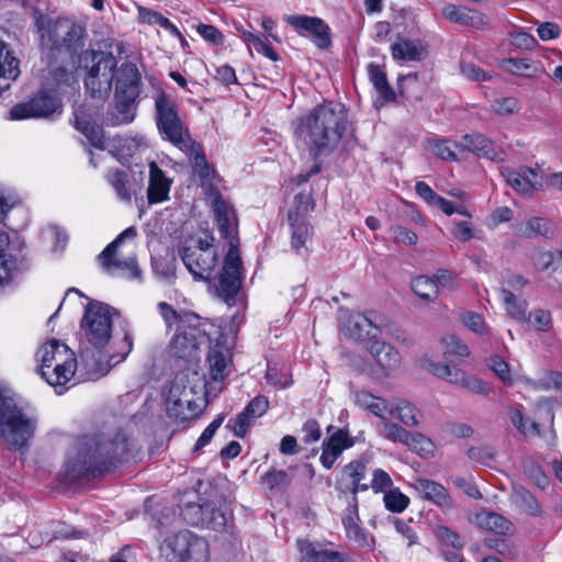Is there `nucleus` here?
I'll return each mask as SVG.
<instances>
[{
    "label": "nucleus",
    "mask_w": 562,
    "mask_h": 562,
    "mask_svg": "<svg viewBox=\"0 0 562 562\" xmlns=\"http://www.w3.org/2000/svg\"><path fill=\"white\" fill-rule=\"evenodd\" d=\"M128 452V439L122 431L80 436L75 457L66 463V475L70 482L94 480L121 464Z\"/></svg>",
    "instance_id": "f257e3e1"
},
{
    "label": "nucleus",
    "mask_w": 562,
    "mask_h": 562,
    "mask_svg": "<svg viewBox=\"0 0 562 562\" xmlns=\"http://www.w3.org/2000/svg\"><path fill=\"white\" fill-rule=\"evenodd\" d=\"M214 214L221 237L228 243V250L220 272L214 277L210 276L205 281L216 297L228 306H235L241 301L244 279L237 217L233 206L222 201L220 196L215 200Z\"/></svg>",
    "instance_id": "f03ea898"
},
{
    "label": "nucleus",
    "mask_w": 562,
    "mask_h": 562,
    "mask_svg": "<svg viewBox=\"0 0 562 562\" xmlns=\"http://www.w3.org/2000/svg\"><path fill=\"white\" fill-rule=\"evenodd\" d=\"M348 127V112L344 104L324 102L297 120L294 135L314 156H327L338 146Z\"/></svg>",
    "instance_id": "7ed1b4c3"
},
{
    "label": "nucleus",
    "mask_w": 562,
    "mask_h": 562,
    "mask_svg": "<svg viewBox=\"0 0 562 562\" xmlns=\"http://www.w3.org/2000/svg\"><path fill=\"white\" fill-rule=\"evenodd\" d=\"M34 25L46 60L56 63L61 56L74 61L85 46L86 30L68 18L52 19L34 11Z\"/></svg>",
    "instance_id": "20e7f679"
},
{
    "label": "nucleus",
    "mask_w": 562,
    "mask_h": 562,
    "mask_svg": "<svg viewBox=\"0 0 562 562\" xmlns=\"http://www.w3.org/2000/svg\"><path fill=\"white\" fill-rule=\"evenodd\" d=\"M37 427V418L25 414L12 397L0 394V438L12 450L29 446Z\"/></svg>",
    "instance_id": "39448f33"
},
{
    "label": "nucleus",
    "mask_w": 562,
    "mask_h": 562,
    "mask_svg": "<svg viewBox=\"0 0 562 562\" xmlns=\"http://www.w3.org/2000/svg\"><path fill=\"white\" fill-rule=\"evenodd\" d=\"M179 256L196 281L210 279L218 263L214 237L210 232H205L204 237L188 240L179 250Z\"/></svg>",
    "instance_id": "423d86ee"
},
{
    "label": "nucleus",
    "mask_w": 562,
    "mask_h": 562,
    "mask_svg": "<svg viewBox=\"0 0 562 562\" xmlns=\"http://www.w3.org/2000/svg\"><path fill=\"white\" fill-rule=\"evenodd\" d=\"M89 58L91 66L86 65L88 68L85 79L86 89L92 98L104 100L112 90L117 60L112 53L94 49L85 52V61Z\"/></svg>",
    "instance_id": "0eeeda50"
},
{
    "label": "nucleus",
    "mask_w": 562,
    "mask_h": 562,
    "mask_svg": "<svg viewBox=\"0 0 562 562\" xmlns=\"http://www.w3.org/2000/svg\"><path fill=\"white\" fill-rule=\"evenodd\" d=\"M155 121L164 139L180 147L191 139L188 128L179 115V104L176 99L161 91L155 99Z\"/></svg>",
    "instance_id": "6e6552de"
},
{
    "label": "nucleus",
    "mask_w": 562,
    "mask_h": 562,
    "mask_svg": "<svg viewBox=\"0 0 562 562\" xmlns=\"http://www.w3.org/2000/svg\"><path fill=\"white\" fill-rule=\"evenodd\" d=\"M61 110L63 101L57 91L42 87L27 101L13 105L7 117L11 121L53 120Z\"/></svg>",
    "instance_id": "1a4fd4ad"
},
{
    "label": "nucleus",
    "mask_w": 562,
    "mask_h": 562,
    "mask_svg": "<svg viewBox=\"0 0 562 562\" xmlns=\"http://www.w3.org/2000/svg\"><path fill=\"white\" fill-rule=\"evenodd\" d=\"M113 311L110 305L99 301H90L86 306L80 326L88 342L97 349L110 341Z\"/></svg>",
    "instance_id": "9d476101"
},
{
    "label": "nucleus",
    "mask_w": 562,
    "mask_h": 562,
    "mask_svg": "<svg viewBox=\"0 0 562 562\" xmlns=\"http://www.w3.org/2000/svg\"><path fill=\"white\" fill-rule=\"evenodd\" d=\"M98 117L97 106L88 103L79 104L74 110V127L87 138L92 147L104 150V128L98 123Z\"/></svg>",
    "instance_id": "9b49d317"
},
{
    "label": "nucleus",
    "mask_w": 562,
    "mask_h": 562,
    "mask_svg": "<svg viewBox=\"0 0 562 562\" xmlns=\"http://www.w3.org/2000/svg\"><path fill=\"white\" fill-rule=\"evenodd\" d=\"M210 341L200 323L179 329L170 345L171 353L179 359L192 361L198 358L200 347Z\"/></svg>",
    "instance_id": "f8f14e48"
},
{
    "label": "nucleus",
    "mask_w": 562,
    "mask_h": 562,
    "mask_svg": "<svg viewBox=\"0 0 562 562\" xmlns=\"http://www.w3.org/2000/svg\"><path fill=\"white\" fill-rule=\"evenodd\" d=\"M178 148L190 158L193 173L200 178L201 183L203 186H209V194L212 196V205H215L216 196H220L222 201L226 202L212 183L213 179L216 177V171L207 162L203 146L191 138L187 139L186 143Z\"/></svg>",
    "instance_id": "ddd939ff"
},
{
    "label": "nucleus",
    "mask_w": 562,
    "mask_h": 562,
    "mask_svg": "<svg viewBox=\"0 0 562 562\" xmlns=\"http://www.w3.org/2000/svg\"><path fill=\"white\" fill-rule=\"evenodd\" d=\"M117 196L130 202L133 196L142 192L145 182V172L133 168L110 169L105 176Z\"/></svg>",
    "instance_id": "4468645a"
},
{
    "label": "nucleus",
    "mask_w": 562,
    "mask_h": 562,
    "mask_svg": "<svg viewBox=\"0 0 562 562\" xmlns=\"http://www.w3.org/2000/svg\"><path fill=\"white\" fill-rule=\"evenodd\" d=\"M288 22L301 35H310L318 48L327 49L331 46L330 29L321 18L292 15Z\"/></svg>",
    "instance_id": "2eb2a0df"
},
{
    "label": "nucleus",
    "mask_w": 562,
    "mask_h": 562,
    "mask_svg": "<svg viewBox=\"0 0 562 562\" xmlns=\"http://www.w3.org/2000/svg\"><path fill=\"white\" fill-rule=\"evenodd\" d=\"M186 389L172 385L166 397V411L169 418L184 423L199 415V407L192 398H188Z\"/></svg>",
    "instance_id": "dca6fc26"
},
{
    "label": "nucleus",
    "mask_w": 562,
    "mask_h": 562,
    "mask_svg": "<svg viewBox=\"0 0 562 562\" xmlns=\"http://www.w3.org/2000/svg\"><path fill=\"white\" fill-rule=\"evenodd\" d=\"M330 436L322 443V454L319 461L326 469H331L342 451L353 446L355 440L350 437L347 429H335L334 426L327 427Z\"/></svg>",
    "instance_id": "f3484780"
},
{
    "label": "nucleus",
    "mask_w": 562,
    "mask_h": 562,
    "mask_svg": "<svg viewBox=\"0 0 562 562\" xmlns=\"http://www.w3.org/2000/svg\"><path fill=\"white\" fill-rule=\"evenodd\" d=\"M268 408V398L263 395H257L236 417L227 422L226 428L233 431L236 437L244 438L251 423L256 418L261 417Z\"/></svg>",
    "instance_id": "a211bd4d"
},
{
    "label": "nucleus",
    "mask_w": 562,
    "mask_h": 562,
    "mask_svg": "<svg viewBox=\"0 0 562 562\" xmlns=\"http://www.w3.org/2000/svg\"><path fill=\"white\" fill-rule=\"evenodd\" d=\"M297 548L301 552L300 562H356L346 552L328 549L322 543L308 540H299Z\"/></svg>",
    "instance_id": "6ab92c4d"
},
{
    "label": "nucleus",
    "mask_w": 562,
    "mask_h": 562,
    "mask_svg": "<svg viewBox=\"0 0 562 562\" xmlns=\"http://www.w3.org/2000/svg\"><path fill=\"white\" fill-rule=\"evenodd\" d=\"M190 539H192L190 530H181L167 536L159 548L161 559L165 562H183Z\"/></svg>",
    "instance_id": "aec40b11"
},
{
    "label": "nucleus",
    "mask_w": 562,
    "mask_h": 562,
    "mask_svg": "<svg viewBox=\"0 0 562 562\" xmlns=\"http://www.w3.org/2000/svg\"><path fill=\"white\" fill-rule=\"evenodd\" d=\"M41 361L40 374L45 375V369H50L56 364H65L67 360L75 357V353L65 345L56 339L43 345L37 353Z\"/></svg>",
    "instance_id": "412c9836"
},
{
    "label": "nucleus",
    "mask_w": 562,
    "mask_h": 562,
    "mask_svg": "<svg viewBox=\"0 0 562 562\" xmlns=\"http://www.w3.org/2000/svg\"><path fill=\"white\" fill-rule=\"evenodd\" d=\"M115 93L131 95H139L142 77L138 68L131 61L123 63L114 75Z\"/></svg>",
    "instance_id": "4be33fe9"
},
{
    "label": "nucleus",
    "mask_w": 562,
    "mask_h": 562,
    "mask_svg": "<svg viewBox=\"0 0 562 562\" xmlns=\"http://www.w3.org/2000/svg\"><path fill=\"white\" fill-rule=\"evenodd\" d=\"M442 15L452 23L482 30L487 25V16L462 5L448 4L442 9Z\"/></svg>",
    "instance_id": "5701e85b"
},
{
    "label": "nucleus",
    "mask_w": 562,
    "mask_h": 562,
    "mask_svg": "<svg viewBox=\"0 0 562 562\" xmlns=\"http://www.w3.org/2000/svg\"><path fill=\"white\" fill-rule=\"evenodd\" d=\"M415 488L422 494L423 498L434 503L441 509H450L454 506L448 490L438 482L428 479H417Z\"/></svg>",
    "instance_id": "b1692460"
},
{
    "label": "nucleus",
    "mask_w": 562,
    "mask_h": 562,
    "mask_svg": "<svg viewBox=\"0 0 562 562\" xmlns=\"http://www.w3.org/2000/svg\"><path fill=\"white\" fill-rule=\"evenodd\" d=\"M172 180L159 168L156 161L149 162L147 199L150 204L168 199Z\"/></svg>",
    "instance_id": "393cba45"
},
{
    "label": "nucleus",
    "mask_w": 562,
    "mask_h": 562,
    "mask_svg": "<svg viewBox=\"0 0 562 562\" xmlns=\"http://www.w3.org/2000/svg\"><path fill=\"white\" fill-rule=\"evenodd\" d=\"M210 375L213 381H224L229 374L232 364V351L224 345L216 342L207 353Z\"/></svg>",
    "instance_id": "a878e982"
},
{
    "label": "nucleus",
    "mask_w": 562,
    "mask_h": 562,
    "mask_svg": "<svg viewBox=\"0 0 562 562\" xmlns=\"http://www.w3.org/2000/svg\"><path fill=\"white\" fill-rule=\"evenodd\" d=\"M475 522L480 528L488 530L496 536H508L514 531V525L501 514L482 510L475 515Z\"/></svg>",
    "instance_id": "bb28decb"
},
{
    "label": "nucleus",
    "mask_w": 562,
    "mask_h": 562,
    "mask_svg": "<svg viewBox=\"0 0 562 562\" xmlns=\"http://www.w3.org/2000/svg\"><path fill=\"white\" fill-rule=\"evenodd\" d=\"M369 351L376 363L385 371V374L387 371L396 369L401 363L400 352L387 342L372 341Z\"/></svg>",
    "instance_id": "cd10ccee"
},
{
    "label": "nucleus",
    "mask_w": 562,
    "mask_h": 562,
    "mask_svg": "<svg viewBox=\"0 0 562 562\" xmlns=\"http://www.w3.org/2000/svg\"><path fill=\"white\" fill-rule=\"evenodd\" d=\"M158 310L168 329L177 325V333L193 323H200V317L192 312L177 311L167 302H160Z\"/></svg>",
    "instance_id": "c85d7f7f"
},
{
    "label": "nucleus",
    "mask_w": 562,
    "mask_h": 562,
    "mask_svg": "<svg viewBox=\"0 0 562 562\" xmlns=\"http://www.w3.org/2000/svg\"><path fill=\"white\" fill-rule=\"evenodd\" d=\"M453 146L461 151H472L477 156L488 159H494L495 156L492 142L482 134H467L461 138L459 144H453Z\"/></svg>",
    "instance_id": "c756f323"
},
{
    "label": "nucleus",
    "mask_w": 562,
    "mask_h": 562,
    "mask_svg": "<svg viewBox=\"0 0 562 562\" xmlns=\"http://www.w3.org/2000/svg\"><path fill=\"white\" fill-rule=\"evenodd\" d=\"M395 60L419 61L423 59L424 47L419 41L400 40L391 46Z\"/></svg>",
    "instance_id": "7c9ffc66"
},
{
    "label": "nucleus",
    "mask_w": 562,
    "mask_h": 562,
    "mask_svg": "<svg viewBox=\"0 0 562 562\" xmlns=\"http://www.w3.org/2000/svg\"><path fill=\"white\" fill-rule=\"evenodd\" d=\"M139 95L115 93V110L117 115L112 119L113 125L128 124L134 121L136 115V101Z\"/></svg>",
    "instance_id": "2f4dec72"
},
{
    "label": "nucleus",
    "mask_w": 562,
    "mask_h": 562,
    "mask_svg": "<svg viewBox=\"0 0 562 562\" xmlns=\"http://www.w3.org/2000/svg\"><path fill=\"white\" fill-rule=\"evenodd\" d=\"M368 74L379 95L385 102L395 101L396 94L387 81L384 69L380 65L371 63L368 65Z\"/></svg>",
    "instance_id": "473e14b6"
},
{
    "label": "nucleus",
    "mask_w": 562,
    "mask_h": 562,
    "mask_svg": "<svg viewBox=\"0 0 562 562\" xmlns=\"http://www.w3.org/2000/svg\"><path fill=\"white\" fill-rule=\"evenodd\" d=\"M77 368L76 357L66 361L65 364H56L50 369H45V375H42L49 385H65L74 376Z\"/></svg>",
    "instance_id": "72a5a7b5"
},
{
    "label": "nucleus",
    "mask_w": 562,
    "mask_h": 562,
    "mask_svg": "<svg viewBox=\"0 0 562 562\" xmlns=\"http://www.w3.org/2000/svg\"><path fill=\"white\" fill-rule=\"evenodd\" d=\"M291 227V247L296 255L306 256L307 241L311 240L313 228L308 222L289 223Z\"/></svg>",
    "instance_id": "f704fd0d"
},
{
    "label": "nucleus",
    "mask_w": 562,
    "mask_h": 562,
    "mask_svg": "<svg viewBox=\"0 0 562 562\" xmlns=\"http://www.w3.org/2000/svg\"><path fill=\"white\" fill-rule=\"evenodd\" d=\"M204 528L212 530H222L226 527L228 520L232 518V510L227 507H217L212 502L204 503Z\"/></svg>",
    "instance_id": "c9c22d12"
},
{
    "label": "nucleus",
    "mask_w": 562,
    "mask_h": 562,
    "mask_svg": "<svg viewBox=\"0 0 562 562\" xmlns=\"http://www.w3.org/2000/svg\"><path fill=\"white\" fill-rule=\"evenodd\" d=\"M67 60H69V58L65 56H61L60 59L53 64L47 60L48 71L46 81L52 86L50 89H54L55 91L56 88L60 86H70L71 80L74 79L72 72L65 66Z\"/></svg>",
    "instance_id": "e433bc0d"
},
{
    "label": "nucleus",
    "mask_w": 562,
    "mask_h": 562,
    "mask_svg": "<svg viewBox=\"0 0 562 562\" xmlns=\"http://www.w3.org/2000/svg\"><path fill=\"white\" fill-rule=\"evenodd\" d=\"M20 60L7 46H0V79L4 82L16 80L20 76Z\"/></svg>",
    "instance_id": "4c0bfd02"
},
{
    "label": "nucleus",
    "mask_w": 562,
    "mask_h": 562,
    "mask_svg": "<svg viewBox=\"0 0 562 562\" xmlns=\"http://www.w3.org/2000/svg\"><path fill=\"white\" fill-rule=\"evenodd\" d=\"M314 200L311 194L297 193L293 199V204L288 212L289 223L307 222V214L314 209Z\"/></svg>",
    "instance_id": "58836bf2"
},
{
    "label": "nucleus",
    "mask_w": 562,
    "mask_h": 562,
    "mask_svg": "<svg viewBox=\"0 0 562 562\" xmlns=\"http://www.w3.org/2000/svg\"><path fill=\"white\" fill-rule=\"evenodd\" d=\"M355 401L361 408L367 409L382 420H385L384 413L387 411L385 400L374 396L368 391L361 390L356 392Z\"/></svg>",
    "instance_id": "ea45409f"
},
{
    "label": "nucleus",
    "mask_w": 562,
    "mask_h": 562,
    "mask_svg": "<svg viewBox=\"0 0 562 562\" xmlns=\"http://www.w3.org/2000/svg\"><path fill=\"white\" fill-rule=\"evenodd\" d=\"M183 562H211L210 546L203 538L192 532Z\"/></svg>",
    "instance_id": "a19ab883"
},
{
    "label": "nucleus",
    "mask_w": 562,
    "mask_h": 562,
    "mask_svg": "<svg viewBox=\"0 0 562 562\" xmlns=\"http://www.w3.org/2000/svg\"><path fill=\"white\" fill-rule=\"evenodd\" d=\"M413 292L426 302H435L439 296L436 281L427 276H418L412 280Z\"/></svg>",
    "instance_id": "79ce46f5"
},
{
    "label": "nucleus",
    "mask_w": 562,
    "mask_h": 562,
    "mask_svg": "<svg viewBox=\"0 0 562 562\" xmlns=\"http://www.w3.org/2000/svg\"><path fill=\"white\" fill-rule=\"evenodd\" d=\"M450 383L476 394H487L490 391L486 382L475 376L467 375L461 369H454L453 378L450 379Z\"/></svg>",
    "instance_id": "37998d69"
},
{
    "label": "nucleus",
    "mask_w": 562,
    "mask_h": 562,
    "mask_svg": "<svg viewBox=\"0 0 562 562\" xmlns=\"http://www.w3.org/2000/svg\"><path fill=\"white\" fill-rule=\"evenodd\" d=\"M453 144L456 142H451L447 138H430L427 140V148L438 158L447 161H458V155L456 153V147Z\"/></svg>",
    "instance_id": "c03bdc74"
},
{
    "label": "nucleus",
    "mask_w": 562,
    "mask_h": 562,
    "mask_svg": "<svg viewBox=\"0 0 562 562\" xmlns=\"http://www.w3.org/2000/svg\"><path fill=\"white\" fill-rule=\"evenodd\" d=\"M400 94L407 100H420L422 89L418 83L417 74H409L398 78Z\"/></svg>",
    "instance_id": "a18cd8bd"
},
{
    "label": "nucleus",
    "mask_w": 562,
    "mask_h": 562,
    "mask_svg": "<svg viewBox=\"0 0 562 562\" xmlns=\"http://www.w3.org/2000/svg\"><path fill=\"white\" fill-rule=\"evenodd\" d=\"M390 414L398 418L404 425L408 427H415L419 424L418 409L408 402H401L393 409H390Z\"/></svg>",
    "instance_id": "49530a36"
},
{
    "label": "nucleus",
    "mask_w": 562,
    "mask_h": 562,
    "mask_svg": "<svg viewBox=\"0 0 562 562\" xmlns=\"http://www.w3.org/2000/svg\"><path fill=\"white\" fill-rule=\"evenodd\" d=\"M432 533L436 539L445 547H451L453 549L461 550L464 546L461 536L447 526L438 525L434 527Z\"/></svg>",
    "instance_id": "de8ad7c7"
},
{
    "label": "nucleus",
    "mask_w": 562,
    "mask_h": 562,
    "mask_svg": "<svg viewBox=\"0 0 562 562\" xmlns=\"http://www.w3.org/2000/svg\"><path fill=\"white\" fill-rule=\"evenodd\" d=\"M153 269L164 278L175 277L176 274V256L173 251H166L164 256L153 257Z\"/></svg>",
    "instance_id": "09e8293b"
},
{
    "label": "nucleus",
    "mask_w": 562,
    "mask_h": 562,
    "mask_svg": "<svg viewBox=\"0 0 562 562\" xmlns=\"http://www.w3.org/2000/svg\"><path fill=\"white\" fill-rule=\"evenodd\" d=\"M367 472V462L362 459L350 461L342 468L341 479L347 484H357L364 479Z\"/></svg>",
    "instance_id": "8fccbe9b"
},
{
    "label": "nucleus",
    "mask_w": 562,
    "mask_h": 562,
    "mask_svg": "<svg viewBox=\"0 0 562 562\" xmlns=\"http://www.w3.org/2000/svg\"><path fill=\"white\" fill-rule=\"evenodd\" d=\"M504 68L521 77H532L537 72L535 63L527 58H508L504 61Z\"/></svg>",
    "instance_id": "3c124183"
},
{
    "label": "nucleus",
    "mask_w": 562,
    "mask_h": 562,
    "mask_svg": "<svg viewBox=\"0 0 562 562\" xmlns=\"http://www.w3.org/2000/svg\"><path fill=\"white\" fill-rule=\"evenodd\" d=\"M183 521L190 526L204 527V504L187 503L180 512Z\"/></svg>",
    "instance_id": "603ef678"
},
{
    "label": "nucleus",
    "mask_w": 562,
    "mask_h": 562,
    "mask_svg": "<svg viewBox=\"0 0 562 562\" xmlns=\"http://www.w3.org/2000/svg\"><path fill=\"white\" fill-rule=\"evenodd\" d=\"M553 235V231L549 222L542 217H532L527 222L525 231L521 233V236L526 238H533L537 236H542L546 238H550Z\"/></svg>",
    "instance_id": "864d4df0"
},
{
    "label": "nucleus",
    "mask_w": 562,
    "mask_h": 562,
    "mask_svg": "<svg viewBox=\"0 0 562 562\" xmlns=\"http://www.w3.org/2000/svg\"><path fill=\"white\" fill-rule=\"evenodd\" d=\"M503 301L506 306L507 313L516 321H526V306L525 301H518L516 295L509 290H503Z\"/></svg>",
    "instance_id": "5fc2aeb1"
},
{
    "label": "nucleus",
    "mask_w": 562,
    "mask_h": 562,
    "mask_svg": "<svg viewBox=\"0 0 562 562\" xmlns=\"http://www.w3.org/2000/svg\"><path fill=\"white\" fill-rule=\"evenodd\" d=\"M261 481L270 491H273L289 487L292 483V476L284 470L271 469L263 474Z\"/></svg>",
    "instance_id": "6e6d98bb"
},
{
    "label": "nucleus",
    "mask_w": 562,
    "mask_h": 562,
    "mask_svg": "<svg viewBox=\"0 0 562 562\" xmlns=\"http://www.w3.org/2000/svg\"><path fill=\"white\" fill-rule=\"evenodd\" d=\"M516 503L527 514L531 516H539L541 514V505L532 493L526 488L516 491Z\"/></svg>",
    "instance_id": "4d7b16f0"
},
{
    "label": "nucleus",
    "mask_w": 562,
    "mask_h": 562,
    "mask_svg": "<svg viewBox=\"0 0 562 562\" xmlns=\"http://www.w3.org/2000/svg\"><path fill=\"white\" fill-rule=\"evenodd\" d=\"M380 434L393 441V442H401L405 443L408 438H411V432L407 431L405 428L398 426L397 424L387 422V418L385 417V420H382Z\"/></svg>",
    "instance_id": "13d9d810"
},
{
    "label": "nucleus",
    "mask_w": 562,
    "mask_h": 562,
    "mask_svg": "<svg viewBox=\"0 0 562 562\" xmlns=\"http://www.w3.org/2000/svg\"><path fill=\"white\" fill-rule=\"evenodd\" d=\"M383 501L385 507L392 513H402L409 504V498L401 493L398 488L385 492Z\"/></svg>",
    "instance_id": "bf43d9fd"
},
{
    "label": "nucleus",
    "mask_w": 562,
    "mask_h": 562,
    "mask_svg": "<svg viewBox=\"0 0 562 562\" xmlns=\"http://www.w3.org/2000/svg\"><path fill=\"white\" fill-rule=\"evenodd\" d=\"M345 530L348 539L353 541L359 548L372 549L374 543L373 537L360 526V522L351 525L345 528Z\"/></svg>",
    "instance_id": "052dcab7"
},
{
    "label": "nucleus",
    "mask_w": 562,
    "mask_h": 562,
    "mask_svg": "<svg viewBox=\"0 0 562 562\" xmlns=\"http://www.w3.org/2000/svg\"><path fill=\"white\" fill-rule=\"evenodd\" d=\"M442 344L445 345V355L446 356H456L459 358H464L470 355L469 347L461 341L457 336L449 335L442 338Z\"/></svg>",
    "instance_id": "680f3d73"
},
{
    "label": "nucleus",
    "mask_w": 562,
    "mask_h": 562,
    "mask_svg": "<svg viewBox=\"0 0 562 562\" xmlns=\"http://www.w3.org/2000/svg\"><path fill=\"white\" fill-rule=\"evenodd\" d=\"M371 488L370 484L367 483H357V484H347L345 480H337L336 490L338 491V497H355L358 498L359 492H364Z\"/></svg>",
    "instance_id": "e2e57ef3"
},
{
    "label": "nucleus",
    "mask_w": 562,
    "mask_h": 562,
    "mask_svg": "<svg viewBox=\"0 0 562 562\" xmlns=\"http://www.w3.org/2000/svg\"><path fill=\"white\" fill-rule=\"evenodd\" d=\"M404 445L420 456L429 453L432 447L431 440L420 432H411V438Z\"/></svg>",
    "instance_id": "0e129e2a"
},
{
    "label": "nucleus",
    "mask_w": 562,
    "mask_h": 562,
    "mask_svg": "<svg viewBox=\"0 0 562 562\" xmlns=\"http://www.w3.org/2000/svg\"><path fill=\"white\" fill-rule=\"evenodd\" d=\"M347 507L344 509L341 515V522L345 528L350 527L351 525H357L360 522L359 517V502L358 498L355 497H346Z\"/></svg>",
    "instance_id": "69168bd1"
},
{
    "label": "nucleus",
    "mask_w": 562,
    "mask_h": 562,
    "mask_svg": "<svg viewBox=\"0 0 562 562\" xmlns=\"http://www.w3.org/2000/svg\"><path fill=\"white\" fill-rule=\"evenodd\" d=\"M351 323V334L356 336L358 339H363L364 336L374 337L375 334H371V330L374 329L378 331V328L373 326L372 322L366 316H358Z\"/></svg>",
    "instance_id": "338daca9"
},
{
    "label": "nucleus",
    "mask_w": 562,
    "mask_h": 562,
    "mask_svg": "<svg viewBox=\"0 0 562 562\" xmlns=\"http://www.w3.org/2000/svg\"><path fill=\"white\" fill-rule=\"evenodd\" d=\"M528 321L531 322L535 329L539 331H548L552 324L550 312L540 308L530 312Z\"/></svg>",
    "instance_id": "774afa93"
}]
</instances>
